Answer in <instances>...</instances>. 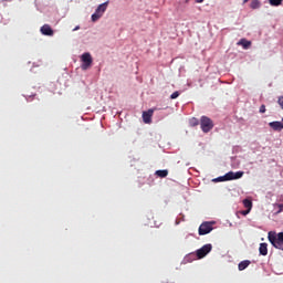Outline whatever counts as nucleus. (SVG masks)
<instances>
[{
	"label": "nucleus",
	"instance_id": "1",
	"mask_svg": "<svg viewBox=\"0 0 283 283\" xmlns=\"http://www.w3.org/2000/svg\"><path fill=\"white\" fill-rule=\"evenodd\" d=\"M268 240L274 249L283 251V232L275 233L271 231L268 233Z\"/></svg>",
	"mask_w": 283,
	"mask_h": 283
},
{
	"label": "nucleus",
	"instance_id": "2",
	"mask_svg": "<svg viewBox=\"0 0 283 283\" xmlns=\"http://www.w3.org/2000/svg\"><path fill=\"white\" fill-rule=\"evenodd\" d=\"M243 176H244V171H237V172L229 171L224 176L214 179V182H224L227 180H240V178H242Z\"/></svg>",
	"mask_w": 283,
	"mask_h": 283
},
{
	"label": "nucleus",
	"instance_id": "3",
	"mask_svg": "<svg viewBox=\"0 0 283 283\" xmlns=\"http://www.w3.org/2000/svg\"><path fill=\"white\" fill-rule=\"evenodd\" d=\"M108 6H109V0H107L106 2H104L97 7L95 12L92 14V21L94 23H96V21H98V19H101V17H103V14H105Z\"/></svg>",
	"mask_w": 283,
	"mask_h": 283
},
{
	"label": "nucleus",
	"instance_id": "4",
	"mask_svg": "<svg viewBox=\"0 0 283 283\" xmlns=\"http://www.w3.org/2000/svg\"><path fill=\"white\" fill-rule=\"evenodd\" d=\"M212 249L213 247L211 245V243L205 244L201 249L197 250V254H190L188 258L197 256L198 260H202V258H206L208 253H211Z\"/></svg>",
	"mask_w": 283,
	"mask_h": 283
},
{
	"label": "nucleus",
	"instance_id": "5",
	"mask_svg": "<svg viewBox=\"0 0 283 283\" xmlns=\"http://www.w3.org/2000/svg\"><path fill=\"white\" fill-rule=\"evenodd\" d=\"M200 126H201V130L205 134H209V132L213 129V120H211V118L207 116H201Z\"/></svg>",
	"mask_w": 283,
	"mask_h": 283
},
{
	"label": "nucleus",
	"instance_id": "6",
	"mask_svg": "<svg viewBox=\"0 0 283 283\" xmlns=\"http://www.w3.org/2000/svg\"><path fill=\"white\" fill-rule=\"evenodd\" d=\"M81 61H82L81 69L82 70H90V67H92V63H93L94 60L92 59V54L84 53L81 56Z\"/></svg>",
	"mask_w": 283,
	"mask_h": 283
},
{
	"label": "nucleus",
	"instance_id": "7",
	"mask_svg": "<svg viewBox=\"0 0 283 283\" xmlns=\"http://www.w3.org/2000/svg\"><path fill=\"white\" fill-rule=\"evenodd\" d=\"M213 231V224L211 222H203L199 227V235H207Z\"/></svg>",
	"mask_w": 283,
	"mask_h": 283
},
{
	"label": "nucleus",
	"instance_id": "8",
	"mask_svg": "<svg viewBox=\"0 0 283 283\" xmlns=\"http://www.w3.org/2000/svg\"><path fill=\"white\" fill-rule=\"evenodd\" d=\"M40 31L41 34H43L44 36H54V30H52V27H50V24H44L43 27H41Z\"/></svg>",
	"mask_w": 283,
	"mask_h": 283
},
{
	"label": "nucleus",
	"instance_id": "9",
	"mask_svg": "<svg viewBox=\"0 0 283 283\" xmlns=\"http://www.w3.org/2000/svg\"><path fill=\"white\" fill-rule=\"evenodd\" d=\"M151 116H154V108L143 112V120L146 125L151 123Z\"/></svg>",
	"mask_w": 283,
	"mask_h": 283
},
{
	"label": "nucleus",
	"instance_id": "10",
	"mask_svg": "<svg viewBox=\"0 0 283 283\" xmlns=\"http://www.w3.org/2000/svg\"><path fill=\"white\" fill-rule=\"evenodd\" d=\"M269 127H271V129H273L274 132H282L283 124L282 122H270Z\"/></svg>",
	"mask_w": 283,
	"mask_h": 283
},
{
	"label": "nucleus",
	"instance_id": "11",
	"mask_svg": "<svg viewBox=\"0 0 283 283\" xmlns=\"http://www.w3.org/2000/svg\"><path fill=\"white\" fill-rule=\"evenodd\" d=\"M259 253H260V255H269V244L261 243L259 247Z\"/></svg>",
	"mask_w": 283,
	"mask_h": 283
},
{
	"label": "nucleus",
	"instance_id": "12",
	"mask_svg": "<svg viewBox=\"0 0 283 283\" xmlns=\"http://www.w3.org/2000/svg\"><path fill=\"white\" fill-rule=\"evenodd\" d=\"M238 45H242L243 50H249L251 48V41H248L247 39H241L238 42Z\"/></svg>",
	"mask_w": 283,
	"mask_h": 283
},
{
	"label": "nucleus",
	"instance_id": "13",
	"mask_svg": "<svg viewBox=\"0 0 283 283\" xmlns=\"http://www.w3.org/2000/svg\"><path fill=\"white\" fill-rule=\"evenodd\" d=\"M250 264H251V261L249 260L241 261L238 265V269L239 271H244V269H248Z\"/></svg>",
	"mask_w": 283,
	"mask_h": 283
},
{
	"label": "nucleus",
	"instance_id": "14",
	"mask_svg": "<svg viewBox=\"0 0 283 283\" xmlns=\"http://www.w3.org/2000/svg\"><path fill=\"white\" fill-rule=\"evenodd\" d=\"M155 175H157L158 178H167V176H169V170H157Z\"/></svg>",
	"mask_w": 283,
	"mask_h": 283
},
{
	"label": "nucleus",
	"instance_id": "15",
	"mask_svg": "<svg viewBox=\"0 0 283 283\" xmlns=\"http://www.w3.org/2000/svg\"><path fill=\"white\" fill-rule=\"evenodd\" d=\"M243 207H245V209H249V211H251V209H253V201H251L250 199H244Z\"/></svg>",
	"mask_w": 283,
	"mask_h": 283
},
{
	"label": "nucleus",
	"instance_id": "16",
	"mask_svg": "<svg viewBox=\"0 0 283 283\" xmlns=\"http://www.w3.org/2000/svg\"><path fill=\"white\" fill-rule=\"evenodd\" d=\"M251 8H252V10H258V8H260V1L253 0L251 2Z\"/></svg>",
	"mask_w": 283,
	"mask_h": 283
},
{
	"label": "nucleus",
	"instance_id": "17",
	"mask_svg": "<svg viewBox=\"0 0 283 283\" xmlns=\"http://www.w3.org/2000/svg\"><path fill=\"white\" fill-rule=\"evenodd\" d=\"M282 1L283 0H270V4L277 7V6H282Z\"/></svg>",
	"mask_w": 283,
	"mask_h": 283
},
{
	"label": "nucleus",
	"instance_id": "18",
	"mask_svg": "<svg viewBox=\"0 0 283 283\" xmlns=\"http://www.w3.org/2000/svg\"><path fill=\"white\" fill-rule=\"evenodd\" d=\"M178 96H180V93L178 91L174 92L171 95H170V98L174 101L176 98H178Z\"/></svg>",
	"mask_w": 283,
	"mask_h": 283
},
{
	"label": "nucleus",
	"instance_id": "19",
	"mask_svg": "<svg viewBox=\"0 0 283 283\" xmlns=\"http://www.w3.org/2000/svg\"><path fill=\"white\" fill-rule=\"evenodd\" d=\"M260 114H264L266 112V106L262 104L259 109Z\"/></svg>",
	"mask_w": 283,
	"mask_h": 283
},
{
	"label": "nucleus",
	"instance_id": "20",
	"mask_svg": "<svg viewBox=\"0 0 283 283\" xmlns=\"http://www.w3.org/2000/svg\"><path fill=\"white\" fill-rule=\"evenodd\" d=\"M277 211H276V213H282V211H283V203H279L277 206Z\"/></svg>",
	"mask_w": 283,
	"mask_h": 283
},
{
	"label": "nucleus",
	"instance_id": "21",
	"mask_svg": "<svg viewBox=\"0 0 283 283\" xmlns=\"http://www.w3.org/2000/svg\"><path fill=\"white\" fill-rule=\"evenodd\" d=\"M277 103H279L280 107L283 109V96L279 97Z\"/></svg>",
	"mask_w": 283,
	"mask_h": 283
},
{
	"label": "nucleus",
	"instance_id": "22",
	"mask_svg": "<svg viewBox=\"0 0 283 283\" xmlns=\"http://www.w3.org/2000/svg\"><path fill=\"white\" fill-rule=\"evenodd\" d=\"M248 213H251V210H245V211H242V216H248Z\"/></svg>",
	"mask_w": 283,
	"mask_h": 283
},
{
	"label": "nucleus",
	"instance_id": "23",
	"mask_svg": "<svg viewBox=\"0 0 283 283\" xmlns=\"http://www.w3.org/2000/svg\"><path fill=\"white\" fill-rule=\"evenodd\" d=\"M205 0H196V3H202Z\"/></svg>",
	"mask_w": 283,
	"mask_h": 283
},
{
	"label": "nucleus",
	"instance_id": "24",
	"mask_svg": "<svg viewBox=\"0 0 283 283\" xmlns=\"http://www.w3.org/2000/svg\"><path fill=\"white\" fill-rule=\"evenodd\" d=\"M74 30H78V27H76Z\"/></svg>",
	"mask_w": 283,
	"mask_h": 283
}]
</instances>
